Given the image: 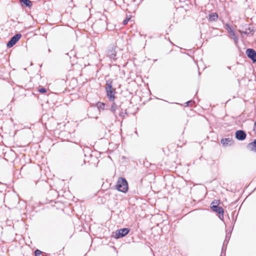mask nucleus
<instances>
[{
  "mask_svg": "<svg viewBox=\"0 0 256 256\" xmlns=\"http://www.w3.org/2000/svg\"><path fill=\"white\" fill-rule=\"evenodd\" d=\"M226 29L228 30V33H230V29H232V28L230 27V26L228 24H226Z\"/></svg>",
  "mask_w": 256,
  "mask_h": 256,
  "instance_id": "aec40b11",
  "label": "nucleus"
},
{
  "mask_svg": "<svg viewBox=\"0 0 256 256\" xmlns=\"http://www.w3.org/2000/svg\"><path fill=\"white\" fill-rule=\"evenodd\" d=\"M116 108H117V106L116 105V104L114 102H113V104H112V106L110 108V110L114 114V116L116 118H117L116 115Z\"/></svg>",
  "mask_w": 256,
  "mask_h": 256,
  "instance_id": "4468645a",
  "label": "nucleus"
},
{
  "mask_svg": "<svg viewBox=\"0 0 256 256\" xmlns=\"http://www.w3.org/2000/svg\"><path fill=\"white\" fill-rule=\"evenodd\" d=\"M219 218L220 220H223V218H224V216L222 217V215L221 214H219Z\"/></svg>",
  "mask_w": 256,
  "mask_h": 256,
  "instance_id": "5701e85b",
  "label": "nucleus"
},
{
  "mask_svg": "<svg viewBox=\"0 0 256 256\" xmlns=\"http://www.w3.org/2000/svg\"><path fill=\"white\" fill-rule=\"evenodd\" d=\"M230 38L234 40V42L236 44L238 42V36L235 34L234 32L232 30V29H230Z\"/></svg>",
  "mask_w": 256,
  "mask_h": 256,
  "instance_id": "f8f14e48",
  "label": "nucleus"
},
{
  "mask_svg": "<svg viewBox=\"0 0 256 256\" xmlns=\"http://www.w3.org/2000/svg\"><path fill=\"white\" fill-rule=\"evenodd\" d=\"M212 209L213 211L216 212L219 214H221L222 216H224V209L221 206H219L216 205H213L211 206Z\"/></svg>",
  "mask_w": 256,
  "mask_h": 256,
  "instance_id": "6e6552de",
  "label": "nucleus"
},
{
  "mask_svg": "<svg viewBox=\"0 0 256 256\" xmlns=\"http://www.w3.org/2000/svg\"><path fill=\"white\" fill-rule=\"evenodd\" d=\"M97 106L99 110H104L106 109V104L103 102H99L97 104Z\"/></svg>",
  "mask_w": 256,
  "mask_h": 256,
  "instance_id": "2eb2a0df",
  "label": "nucleus"
},
{
  "mask_svg": "<svg viewBox=\"0 0 256 256\" xmlns=\"http://www.w3.org/2000/svg\"><path fill=\"white\" fill-rule=\"evenodd\" d=\"M38 92H41V93H44L46 92V90L45 88H40L38 90Z\"/></svg>",
  "mask_w": 256,
  "mask_h": 256,
  "instance_id": "412c9836",
  "label": "nucleus"
},
{
  "mask_svg": "<svg viewBox=\"0 0 256 256\" xmlns=\"http://www.w3.org/2000/svg\"><path fill=\"white\" fill-rule=\"evenodd\" d=\"M34 254L36 256H40L42 254V252L40 250L37 249L34 251Z\"/></svg>",
  "mask_w": 256,
  "mask_h": 256,
  "instance_id": "a211bd4d",
  "label": "nucleus"
},
{
  "mask_svg": "<svg viewBox=\"0 0 256 256\" xmlns=\"http://www.w3.org/2000/svg\"><path fill=\"white\" fill-rule=\"evenodd\" d=\"M248 57L250 58L253 62H256V52L252 48H248L246 52Z\"/></svg>",
  "mask_w": 256,
  "mask_h": 256,
  "instance_id": "39448f33",
  "label": "nucleus"
},
{
  "mask_svg": "<svg viewBox=\"0 0 256 256\" xmlns=\"http://www.w3.org/2000/svg\"><path fill=\"white\" fill-rule=\"evenodd\" d=\"M246 134L242 130H238L236 132V138L240 140H243L246 138Z\"/></svg>",
  "mask_w": 256,
  "mask_h": 256,
  "instance_id": "423d86ee",
  "label": "nucleus"
},
{
  "mask_svg": "<svg viewBox=\"0 0 256 256\" xmlns=\"http://www.w3.org/2000/svg\"><path fill=\"white\" fill-rule=\"evenodd\" d=\"M21 36L22 35L20 34H16L6 44L7 47L9 48L12 47L18 42Z\"/></svg>",
  "mask_w": 256,
  "mask_h": 256,
  "instance_id": "7ed1b4c3",
  "label": "nucleus"
},
{
  "mask_svg": "<svg viewBox=\"0 0 256 256\" xmlns=\"http://www.w3.org/2000/svg\"><path fill=\"white\" fill-rule=\"evenodd\" d=\"M130 230L128 228H121L117 230L116 233L115 238H119L125 236L130 232Z\"/></svg>",
  "mask_w": 256,
  "mask_h": 256,
  "instance_id": "20e7f679",
  "label": "nucleus"
},
{
  "mask_svg": "<svg viewBox=\"0 0 256 256\" xmlns=\"http://www.w3.org/2000/svg\"><path fill=\"white\" fill-rule=\"evenodd\" d=\"M107 56L110 59L116 60V58L115 48L112 47L108 49V51Z\"/></svg>",
  "mask_w": 256,
  "mask_h": 256,
  "instance_id": "0eeeda50",
  "label": "nucleus"
},
{
  "mask_svg": "<svg viewBox=\"0 0 256 256\" xmlns=\"http://www.w3.org/2000/svg\"><path fill=\"white\" fill-rule=\"evenodd\" d=\"M247 148L250 151L256 152V140H254V142L248 144L247 146Z\"/></svg>",
  "mask_w": 256,
  "mask_h": 256,
  "instance_id": "9d476101",
  "label": "nucleus"
},
{
  "mask_svg": "<svg viewBox=\"0 0 256 256\" xmlns=\"http://www.w3.org/2000/svg\"><path fill=\"white\" fill-rule=\"evenodd\" d=\"M116 188L118 191L126 192L128 190V183L126 178H119L116 184Z\"/></svg>",
  "mask_w": 256,
  "mask_h": 256,
  "instance_id": "f03ea898",
  "label": "nucleus"
},
{
  "mask_svg": "<svg viewBox=\"0 0 256 256\" xmlns=\"http://www.w3.org/2000/svg\"><path fill=\"white\" fill-rule=\"evenodd\" d=\"M112 80H108L106 82V96L108 100L111 102H114L115 100L116 89L112 88Z\"/></svg>",
  "mask_w": 256,
  "mask_h": 256,
  "instance_id": "f257e3e1",
  "label": "nucleus"
},
{
  "mask_svg": "<svg viewBox=\"0 0 256 256\" xmlns=\"http://www.w3.org/2000/svg\"><path fill=\"white\" fill-rule=\"evenodd\" d=\"M194 104V102L192 101V100H189L188 102H186L185 103L186 105L184 106H192V104Z\"/></svg>",
  "mask_w": 256,
  "mask_h": 256,
  "instance_id": "f3484780",
  "label": "nucleus"
},
{
  "mask_svg": "<svg viewBox=\"0 0 256 256\" xmlns=\"http://www.w3.org/2000/svg\"><path fill=\"white\" fill-rule=\"evenodd\" d=\"M130 19V18H128V16H127L126 18L124 20L123 24L124 25L127 24L128 22L129 21Z\"/></svg>",
  "mask_w": 256,
  "mask_h": 256,
  "instance_id": "4be33fe9",
  "label": "nucleus"
},
{
  "mask_svg": "<svg viewBox=\"0 0 256 256\" xmlns=\"http://www.w3.org/2000/svg\"><path fill=\"white\" fill-rule=\"evenodd\" d=\"M224 146H231L233 144V140L232 138H222L220 141Z\"/></svg>",
  "mask_w": 256,
  "mask_h": 256,
  "instance_id": "1a4fd4ad",
  "label": "nucleus"
},
{
  "mask_svg": "<svg viewBox=\"0 0 256 256\" xmlns=\"http://www.w3.org/2000/svg\"><path fill=\"white\" fill-rule=\"evenodd\" d=\"M20 2L26 6L30 7L32 5V2L30 0H20Z\"/></svg>",
  "mask_w": 256,
  "mask_h": 256,
  "instance_id": "ddd939ff",
  "label": "nucleus"
},
{
  "mask_svg": "<svg viewBox=\"0 0 256 256\" xmlns=\"http://www.w3.org/2000/svg\"><path fill=\"white\" fill-rule=\"evenodd\" d=\"M218 18V14L216 12L210 13L208 15L209 21L215 22V21L217 20Z\"/></svg>",
  "mask_w": 256,
  "mask_h": 256,
  "instance_id": "9b49d317",
  "label": "nucleus"
},
{
  "mask_svg": "<svg viewBox=\"0 0 256 256\" xmlns=\"http://www.w3.org/2000/svg\"><path fill=\"white\" fill-rule=\"evenodd\" d=\"M240 32L242 34H249L252 32V30H250V28H248L244 31L240 30Z\"/></svg>",
  "mask_w": 256,
  "mask_h": 256,
  "instance_id": "dca6fc26",
  "label": "nucleus"
},
{
  "mask_svg": "<svg viewBox=\"0 0 256 256\" xmlns=\"http://www.w3.org/2000/svg\"><path fill=\"white\" fill-rule=\"evenodd\" d=\"M126 114V110H125L124 112H123V111L120 112L119 115L121 117H124Z\"/></svg>",
  "mask_w": 256,
  "mask_h": 256,
  "instance_id": "6ab92c4d",
  "label": "nucleus"
}]
</instances>
